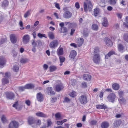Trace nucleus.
Returning <instances> with one entry per match:
<instances>
[{"label": "nucleus", "instance_id": "nucleus-1", "mask_svg": "<svg viewBox=\"0 0 128 128\" xmlns=\"http://www.w3.org/2000/svg\"><path fill=\"white\" fill-rule=\"evenodd\" d=\"M100 60V55L98 53L94 54L92 58V60L95 63L98 64L99 63Z\"/></svg>", "mask_w": 128, "mask_h": 128}, {"label": "nucleus", "instance_id": "nucleus-2", "mask_svg": "<svg viewBox=\"0 0 128 128\" xmlns=\"http://www.w3.org/2000/svg\"><path fill=\"white\" fill-rule=\"evenodd\" d=\"M6 97L8 100H13L14 98L15 95L12 92H7L5 93Z\"/></svg>", "mask_w": 128, "mask_h": 128}, {"label": "nucleus", "instance_id": "nucleus-3", "mask_svg": "<svg viewBox=\"0 0 128 128\" xmlns=\"http://www.w3.org/2000/svg\"><path fill=\"white\" fill-rule=\"evenodd\" d=\"M79 100L81 104H85L87 103V98L86 96L82 95L79 97Z\"/></svg>", "mask_w": 128, "mask_h": 128}, {"label": "nucleus", "instance_id": "nucleus-4", "mask_svg": "<svg viewBox=\"0 0 128 128\" xmlns=\"http://www.w3.org/2000/svg\"><path fill=\"white\" fill-rule=\"evenodd\" d=\"M18 122L15 121H12L9 124L8 128H18Z\"/></svg>", "mask_w": 128, "mask_h": 128}, {"label": "nucleus", "instance_id": "nucleus-5", "mask_svg": "<svg viewBox=\"0 0 128 128\" xmlns=\"http://www.w3.org/2000/svg\"><path fill=\"white\" fill-rule=\"evenodd\" d=\"M58 44V43L57 40H54L50 42V46L51 48H54L57 46Z\"/></svg>", "mask_w": 128, "mask_h": 128}, {"label": "nucleus", "instance_id": "nucleus-6", "mask_svg": "<svg viewBox=\"0 0 128 128\" xmlns=\"http://www.w3.org/2000/svg\"><path fill=\"white\" fill-rule=\"evenodd\" d=\"M30 36L26 34L22 38V41L25 44H26L29 41Z\"/></svg>", "mask_w": 128, "mask_h": 128}, {"label": "nucleus", "instance_id": "nucleus-7", "mask_svg": "<svg viewBox=\"0 0 128 128\" xmlns=\"http://www.w3.org/2000/svg\"><path fill=\"white\" fill-rule=\"evenodd\" d=\"M115 94L114 93H112L109 94L107 98H108L109 101L113 102L115 98Z\"/></svg>", "mask_w": 128, "mask_h": 128}, {"label": "nucleus", "instance_id": "nucleus-8", "mask_svg": "<svg viewBox=\"0 0 128 128\" xmlns=\"http://www.w3.org/2000/svg\"><path fill=\"white\" fill-rule=\"evenodd\" d=\"M105 44L108 46H112V43L111 40L108 38H106L104 39Z\"/></svg>", "mask_w": 128, "mask_h": 128}, {"label": "nucleus", "instance_id": "nucleus-9", "mask_svg": "<svg viewBox=\"0 0 128 128\" xmlns=\"http://www.w3.org/2000/svg\"><path fill=\"white\" fill-rule=\"evenodd\" d=\"M72 16V13L69 11L65 12L63 14V17L66 18H69Z\"/></svg>", "mask_w": 128, "mask_h": 128}, {"label": "nucleus", "instance_id": "nucleus-10", "mask_svg": "<svg viewBox=\"0 0 128 128\" xmlns=\"http://www.w3.org/2000/svg\"><path fill=\"white\" fill-rule=\"evenodd\" d=\"M6 63V60L3 56L0 57V67L3 68Z\"/></svg>", "mask_w": 128, "mask_h": 128}, {"label": "nucleus", "instance_id": "nucleus-11", "mask_svg": "<svg viewBox=\"0 0 128 128\" xmlns=\"http://www.w3.org/2000/svg\"><path fill=\"white\" fill-rule=\"evenodd\" d=\"M36 98L37 100L40 102H42L43 100V96L41 92H39L37 94Z\"/></svg>", "mask_w": 128, "mask_h": 128}, {"label": "nucleus", "instance_id": "nucleus-12", "mask_svg": "<svg viewBox=\"0 0 128 128\" xmlns=\"http://www.w3.org/2000/svg\"><path fill=\"white\" fill-rule=\"evenodd\" d=\"M76 54V51L74 50H72L70 52L69 55V57L71 59H73Z\"/></svg>", "mask_w": 128, "mask_h": 128}, {"label": "nucleus", "instance_id": "nucleus-13", "mask_svg": "<svg viewBox=\"0 0 128 128\" xmlns=\"http://www.w3.org/2000/svg\"><path fill=\"white\" fill-rule=\"evenodd\" d=\"M10 40L12 43L14 44L16 43V36L14 34H12L10 36Z\"/></svg>", "mask_w": 128, "mask_h": 128}, {"label": "nucleus", "instance_id": "nucleus-14", "mask_svg": "<svg viewBox=\"0 0 128 128\" xmlns=\"http://www.w3.org/2000/svg\"><path fill=\"white\" fill-rule=\"evenodd\" d=\"M65 24L66 25H68V26L70 28H76L77 26V24L75 23H71L70 22H66Z\"/></svg>", "mask_w": 128, "mask_h": 128}, {"label": "nucleus", "instance_id": "nucleus-15", "mask_svg": "<svg viewBox=\"0 0 128 128\" xmlns=\"http://www.w3.org/2000/svg\"><path fill=\"white\" fill-rule=\"evenodd\" d=\"M36 115L38 117H43L44 118H47V116L46 114H44L43 112H36Z\"/></svg>", "mask_w": 128, "mask_h": 128}, {"label": "nucleus", "instance_id": "nucleus-16", "mask_svg": "<svg viewBox=\"0 0 128 128\" xmlns=\"http://www.w3.org/2000/svg\"><path fill=\"white\" fill-rule=\"evenodd\" d=\"M121 122V121L120 120L115 121L113 124V127L114 128H116L120 125Z\"/></svg>", "mask_w": 128, "mask_h": 128}, {"label": "nucleus", "instance_id": "nucleus-17", "mask_svg": "<svg viewBox=\"0 0 128 128\" xmlns=\"http://www.w3.org/2000/svg\"><path fill=\"white\" fill-rule=\"evenodd\" d=\"M47 90L48 93L50 95H53L55 94V92L54 91L52 90V88L50 87H48L47 88Z\"/></svg>", "mask_w": 128, "mask_h": 128}, {"label": "nucleus", "instance_id": "nucleus-18", "mask_svg": "<svg viewBox=\"0 0 128 128\" xmlns=\"http://www.w3.org/2000/svg\"><path fill=\"white\" fill-rule=\"evenodd\" d=\"M84 79L87 81L90 80L91 76L89 74H86L83 75Z\"/></svg>", "mask_w": 128, "mask_h": 128}, {"label": "nucleus", "instance_id": "nucleus-19", "mask_svg": "<svg viewBox=\"0 0 128 128\" xmlns=\"http://www.w3.org/2000/svg\"><path fill=\"white\" fill-rule=\"evenodd\" d=\"M102 24L103 26H107L108 24V22L107 19L105 18H102Z\"/></svg>", "mask_w": 128, "mask_h": 128}, {"label": "nucleus", "instance_id": "nucleus-20", "mask_svg": "<svg viewBox=\"0 0 128 128\" xmlns=\"http://www.w3.org/2000/svg\"><path fill=\"white\" fill-rule=\"evenodd\" d=\"M62 85L61 84L57 85L56 87V90L58 92H59L62 90L63 88Z\"/></svg>", "mask_w": 128, "mask_h": 128}, {"label": "nucleus", "instance_id": "nucleus-21", "mask_svg": "<svg viewBox=\"0 0 128 128\" xmlns=\"http://www.w3.org/2000/svg\"><path fill=\"white\" fill-rule=\"evenodd\" d=\"M96 108L97 109H102L104 110L107 108L106 106L104 105L103 104L101 105H98L96 106Z\"/></svg>", "mask_w": 128, "mask_h": 128}, {"label": "nucleus", "instance_id": "nucleus-22", "mask_svg": "<svg viewBox=\"0 0 128 128\" xmlns=\"http://www.w3.org/2000/svg\"><path fill=\"white\" fill-rule=\"evenodd\" d=\"M109 126V123L107 122H104L102 123L101 127L102 128H107Z\"/></svg>", "mask_w": 128, "mask_h": 128}, {"label": "nucleus", "instance_id": "nucleus-23", "mask_svg": "<svg viewBox=\"0 0 128 128\" xmlns=\"http://www.w3.org/2000/svg\"><path fill=\"white\" fill-rule=\"evenodd\" d=\"M63 49L62 48H58L57 50V54L58 56L62 55L63 54Z\"/></svg>", "mask_w": 128, "mask_h": 128}, {"label": "nucleus", "instance_id": "nucleus-24", "mask_svg": "<svg viewBox=\"0 0 128 128\" xmlns=\"http://www.w3.org/2000/svg\"><path fill=\"white\" fill-rule=\"evenodd\" d=\"M112 88L114 90H118L120 88V86L118 84L115 83L112 85Z\"/></svg>", "mask_w": 128, "mask_h": 128}, {"label": "nucleus", "instance_id": "nucleus-25", "mask_svg": "<svg viewBox=\"0 0 128 128\" xmlns=\"http://www.w3.org/2000/svg\"><path fill=\"white\" fill-rule=\"evenodd\" d=\"M24 86L25 88L28 89H32L34 87V85L31 84H26Z\"/></svg>", "mask_w": 128, "mask_h": 128}, {"label": "nucleus", "instance_id": "nucleus-26", "mask_svg": "<svg viewBox=\"0 0 128 128\" xmlns=\"http://www.w3.org/2000/svg\"><path fill=\"white\" fill-rule=\"evenodd\" d=\"M2 84L4 85L9 83V81L8 78H4L2 79Z\"/></svg>", "mask_w": 128, "mask_h": 128}, {"label": "nucleus", "instance_id": "nucleus-27", "mask_svg": "<svg viewBox=\"0 0 128 128\" xmlns=\"http://www.w3.org/2000/svg\"><path fill=\"white\" fill-rule=\"evenodd\" d=\"M28 122L29 124L31 125L33 124L34 122V121L33 117H29L28 119Z\"/></svg>", "mask_w": 128, "mask_h": 128}, {"label": "nucleus", "instance_id": "nucleus-28", "mask_svg": "<svg viewBox=\"0 0 128 128\" xmlns=\"http://www.w3.org/2000/svg\"><path fill=\"white\" fill-rule=\"evenodd\" d=\"M115 54L114 52L112 51L110 52L107 54L105 56V58L106 59H108L109 57H110V56Z\"/></svg>", "mask_w": 128, "mask_h": 128}, {"label": "nucleus", "instance_id": "nucleus-29", "mask_svg": "<svg viewBox=\"0 0 128 128\" xmlns=\"http://www.w3.org/2000/svg\"><path fill=\"white\" fill-rule=\"evenodd\" d=\"M50 72H52L55 71L57 69L56 67L54 66H50Z\"/></svg>", "mask_w": 128, "mask_h": 128}, {"label": "nucleus", "instance_id": "nucleus-30", "mask_svg": "<svg viewBox=\"0 0 128 128\" xmlns=\"http://www.w3.org/2000/svg\"><path fill=\"white\" fill-rule=\"evenodd\" d=\"M55 116L56 120H58L62 119L60 114L59 112L56 114H55Z\"/></svg>", "mask_w": 128, "mask_h": 128}, {"label": "nucleus", "instance_id": "nucleus-31", "mask_svg": "<svg viewBox=\"0 0 128 128\" xmlns=\"http://www.w3.org/2000/svg\"><path fill=\"white\" fill-rule=\"evenodd\" d=\"M84 41V39L82 38H80V39H79L77 42L78 46H81L83 43Z\"/></svg>", "mask_w": 128, "mask_h": 128}, {"label": "nucleus", "instance_id": "nucleus-32", "mask_svg": "<svg viewBox=\"0 0 128 128\" xmlns=\"http://www.w3.org/2000/svg\"><path fill=\"white\" fill-rule=\"evenodd\" d=\"M100 12V9L97 8H96L94 10V15L95 16H97L99 14Z\"/></svg>", "mask_w": 128, "mask_h": 128}, {"label": "nucleus", "instance_id": "nucleus-33", "mask_svg": "<svg viewBox=\"0 0 128 128\" xmlns=\"http://www.w3.org/2000/svg\"><path fill=\"white\" fill-rule=\"evenodd\" d=\"M19 68V66L18 65H15L13 66V70L14 71L16 72L18 71Z\"/></svg>", "mask_w": 128, "mask_h": 128}, {"label": "nucleus", "instance_id": "nucleus-34", "mask_svg": "<svg viewBox=\"0 0 128 128\" xmlns=\"http://www.w3.org/2000/svg\"><path fill=\"white\" fill-rule=\"evenodd\" d=\"M118 47L119 50L121 52L124 49V48L123 46L120 44H119L118 45Z\"/></svg>", "mask_w": 128, "mask_h": 128}, {"label": "nucleus", "instance_id": "nucleus-35", "mask_svg": "<svg viewBox=\"0 0 128 128\" xmlns=\"http://www.w3.org/2000/svg\"><path fill=\"white\" fill-rule=\"evenodd\" d=\"M105 3V0H101L99 3V5L102 7H104Z\"/></svg>", "mask_w": 128, "mask_h": 128}, {"label": "nucleus", "instance_id": "nucleus-36", "mask_svg": "<svg viewBox=\"0 0 128 128\" xmlns=\"http://www.w3.org/2000/svg\"><path fill=\"white\" fill-rule=\"evenodd\" d=\"M8 2L7 0H4L2 2V6L3 7H6L8 6Z\"/></svg>", "mask_w": 128, "mask_h": 128}, {"label": "nucleus", "instance_id": "nucleus-37", "mask_svg": "<svg viewBox=\"0 0 128 128\" xmlns=\"http://www.w3.org/2000/svg\"><path fill=\"white\" fill-rule=\"evenodd\" d=\"M68 30L66 28L64 27L60 28V33H64L67 32Z\"/></svg>", "mask_w": 128, "mask_h": 128}, {"label": "nucleus", "instance_id": "nucleus-38", "mask_svg": "<svg viewBox=\"0 0 128 128\" xmlns=\"http://www.w3.org/2000/svg\"><path fill=\"white\" fill-rule=\"evenodd\" d=\"M28 61V59L26 58H22L20 60V62L24 64L27 62Z\"/></svg>", "mask_w": 128, "mask_h": 128}, {"label": "nucleus", "instance_id": "nucleus-39", "mask_svg": "<svg viewBox=\"0 0 128 128\" xmlns=\"http://www.w3.org/2000/svg\"><path fill=\"white\" fill-rule=\"evenodd\" d=\"M92 28L93 30H98V27L97 25L94 24L92 25Z\"/></svg>", "mask_w": 128, "mask_h": 128}, {"label": "nucleus", "instance_id": "nucleus-40", "mask_svg": "<svg viewBox=\"0 0 128 128\" xmlns=\"http://www.w3.org/2000/svg\"><path fill=\"white\" fill-rule=\"evenodd\" d=\"M123 38L126 41L128 42V34H125L123 36Z\"/></svg>", "mask_w": 128, "mask_h": 128}, {"label": "nucleus", "instance_id": "nucleus-41", "mask_svg": "<svg viewBox=\"0 0 128 128\" xmlns=\"http://www.w3.org/2000/svg\"><path fill=\"white\" fill-rule=\"evenodd\" d=\"M48 35L50 39H53L54 38V34L52 32H49Z\"/></svg>", "mask_w": 128, "mask_h": 128}, {"label": "nucleus", "instance_id": "nucleus-42", "mask_svg": "<svg viewBox=\"0 0 128 128\" xmlns=\"http://www.w3.org/2000/svg\"><path fill=\"white\" fill-rule=\"evenodd\" d=\"M88 9L89 11H90L92 10V5L90 1H88Z\"/></svg>", "mask_w": 128, "mask_h": 128}, {"label": "nucleus", "instance_id": "nucleus-43", "mask_svg": "<svg viewBox=\"0 0 128 128\" xmlns=\"http://www.w3.org/2000/svg\"><path fill=\"white\" fill-rule=\"evenodd\" d=\"M38 36L40 38H42L43 37L46 38V36L44 34L39 33L38 34Z\"/></svg>", "mask_w": 128, "mask_h": 128}, {"label": "nucleus", "instance_id": "nucleus-44", "mask_svg": "<svg viewBox=\"0 0 128 128\" xmlns=\"http://www.w3.org/2000/svg\"><path fill=\"white\" fill-rule=\"evenodd\" d=\"M100 50L99 48L98 47H96L94 49V53L95 54H97L99 52Z\"/></svg>", "mask_w": 128, "mask_h": 128}, {"label": "nucleus", "instance_id": "nucleus-45", "mask_svg": "<svg viewBox=\"0 0 128 128\" xmlns=\"http://www.w3.org/2000/svg\"><path fill=\"white\" fill-rule=\"evenodd\" d=\"M119 100L120 103L121 104L124 103L125 101V99L122 98H120Z\"/></svg>", "mask_w": 128, "mask_h": 128}, {"label": "nucleus", "instance_id": "nucleus-46", "mask_svg": "<svg viewBox=\"0 0 128 128\" xmlns=\"http://www.w3.org/2000/svg\"><path fill=\"white\" fill-rule=\"evenodd\" d=\"M1 120L2 122L3 123L6 122V116L4 115H2V117Z\"/></svg>", "mask_w": 128, "mask_h": 128}, {"label": "nucleus", "instance_id": "nucleus-47", "mask_svg": "<svg viewBox=\"0 0 128 128\" xmlns=\"http://www.w3.org/2000/svg\"><path fill=\"white\" fill-rule=\"evenodd\" d=\"M30 11L28 10L24 14V17L25 18H26L30 15Z\"/></svg>", "mask_w": 128, "mask_h": 128}, {"label": "nucleus", "instance_id": "nucleus-48", "mask_svg": "<svg viewBox=\"0 0 128 128\" xmlns=\"http://www.w3.org/2000/svg\"><path fill=\"white\" fill-rule=\"evenodd\" d=\"M70 95L72 97H74L76 96V92L74 91H72L70 94Z\"/></svg>", "mask_w": 128, "mask_h": 128}, {"label": "nucleus", "instance_id": "nucleus-49", "mask_svg": "<svg viewBox=\"0 0 128 128\" xmlns=\"http://www.w3.org/2000/svg\"><path fill=\"white\" fill-rule=\"evenodd\" d=\"M84 10L85 12H87L88 10V6L86 2H84Z\"/></svg>", "mask_w": 128, "mask_h": 128}, {"label": "nucleus", "instance_id": "nucleus-50", "mask_svg": "<svg viewBox=\"0 0 128 128\" xmlns=\"http://www.w3.org/2000/svg\"><path fill=\"white\" fill-rule=\"evenodd\" d=\"M59 59L60 62H64L65 60V58L62 56H60L59 57Z\"/></svg>", "mask_w": 128, "mask_h": 128}, {"label": "nucleus", "instance_id": "nucleus-51", "mask_svg": "<svg viewBox=\"0 0 128 128\" xmlns=\"http://www.w3.org/2000/svg\"><path fill=\"white\" fill-rule=\"evenodd\" d=\"M17 53L15 50H13L12 52V54L14 57H15L17 56Z\"/></svg>", "mask_w": 128, "mask_h": 128}, {"label": "nucleus", "instance_id": "nucleus-52", "mask_svg": "<svg viewBox=\"0 0 128 128\" xmlns=\"http://www.w3.org/2000/svg\"><path fill=\"white\" fill-rule=\"evenodd\" d=\"M76 80H72L71 82V84L73 86H75L76 84Z\"/></svg>", "mask_w": 128, "mask_h": 128}, {"label": "nucleus", "instance_id": "nucleus-53", "mask_svg": "<svg viewBox=\"0 0 128 128\" xmlns=\"http://www.w3.org/2000/svg\"><path fill=\"white\" fill-rule=\"evenodd\" d=\"M87 87L86 83L85 82H83L82 84V88H85Z\"/></svg>", "mask_w": 128, "mask_h": 128}, {"label": "nucleus", "instance_id": "nucleus-54", "mask_svg": "<svg viewBox=\"0 0 128 128\" xmlns=\"http://www.w3.org/2000/svg\"><path fill=\"white\" fill-rule=\"evenodd\" d=\"M115 0H110V4L112 5H114L116 4Z\"/></svg>", "mask_w": 128, "mask_h": 128}, {"label": "nucleus", "instance_id": "nucleus-55", "mask_svg": "<svg viewBox=\"0 0 128 128\" xmlns=\"http://www.w3.org/2000/svg\"><path fill=\"white\" fill-rule=\"evenodd\" d=\"M83 35L85 37H87L88 36V33L87 31H84L83 32Z\"/></svg>", "mask_w": 128, "mask_h": 128}, {"label": "nucleus", "instance_id": "nucleus-56", "mask_svg": "<svg viewBox=\"0 0 128 128\" xmlns=\"http://www.w3.org/2000/svg\"><path fill=\"white\" fill-rule=\"evenodd\" d=\"M5 76L4 78H8L10 76V73L9 72H6L5 74Z\"/></svg>", "mask_w": 128, "mask_h": 128}, {"label": "nucleus", "instance_id": "nucleus-57", "mask_svg": "<svg viewBox=\"0 0 128 128\" xmlns=\"http://www.w3.org/2000/svg\"><path fill=\"white\" fill-rule=\"evenodd\" d=\"M26 89L25 88V86L24 87L21 86L19 87L18 89L19 91H23Z\"/></svg>", "mask_w": 128, "mask_h": 128}, {"label": "nucleus", "instance_id": "nucleus-58", "mask_svg": "<svg viewBox=\"0 0 128 128\" xmlns=\"http://www.w3.org/2000/svg\"><path fill=\"white\" fill-rule=\"evenodd\" d=\"M18 105V102L17 101L15 102V103L14 104H13V106L16 109H17Z\"/></svg>", "mask_w": 128, "mask_h": 128}, {"label": "nucleus", "instance_id": "nucleus-59", "mask_svg": "<svg viewBox=\"0 0 128 128\" xmlns=\"http://www.w3.org/2000/svg\"><path fill=\"white\" fill-rule=\"evenodd\" d=\"M97 123V121L95 120H92L90 122V124L92 125H96Z\"/></svg>", "mask_w": 128, "mask_h": 128}, {"label": "nucleus", "instance_id": "nucleus-60", "mask_svg": "<svg viewBox=\"0 0 128 128\" xmlns=\"http://www.w3.org/2000/svg\"><path fill=\"white\" fill-rule=\"evenodd\" d=\"M37 41H35L34 40H32V44L33 46L36 47L37 45Z\"/></svg>", "mask_w": 128, "mask_h": 128}, {"label": "nucleus", "instance_id": "nucleus-61", "mask_svg": "<svg viewBox=\"0 0 128 128\" xmlns=\"http://www.w3.org/2000/svg\"><path fill=\"white\" fill-rule=\"evenodd\" d=\"M25 103L28 106H30V102L29 100H26L25 102Z\"/></svg>", "mask_w": 128, "mask_h": 128}, {"label": "nucleus", "instance_id": "nucleus-62", "mask_svg": "<svg viewBox=\"0 0 128 128\" xmlns=\"http://www.w3.org/2000/svg\"><path fill=\"white\" fill-rule=\"evenodd\" d=\"M70 101V100L68 98H65L63 101L64 102H68Z\"/></svg>", "mask_w": 128, "mask_h": 128}, {"label": "nucleus", "instance_id": "nucleus-63", "mask_svg": "<svg viewBox=\"0 0 128 128\" xmlns=\"http://www.w3.org/2000/svg\"><path fill=\"white\" fill-rule=\"evenodd\" d=\"M122 114H117L116 116V117L117 118H120Z\"/></svg>", "mask_w": 128, "mask_h": 128}, {"label": "nucleus", "instance_id": "nucleus-64", "mask_svg": "<svg viewBox=\"0 0 128 128\" xmlns=\"http://www.w3.org/2000/svg\"><path fill=\"white\" fill-rule=\"evenodd\" d=\"M75 6L76 8L78 9L80 8V5L78 2H76L75 4Z\"/></svg>", "mask_w": 128, "mask_h": 128}]
</instances>
